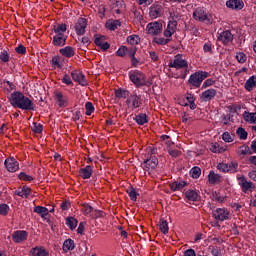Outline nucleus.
<instances>
[{"mask_svg":"<svg viewBox=\"0 0 256 256\" xmlns=\"http://www.w3.org/2000/svg\"><path fill=\"white\" fill-rule=\"evenodd\" d=\"M8 101L14 109H22V111H35V102L25 96L23 92L14 91L8 96Z\"/></svg>","mask_w":256,"mask_h":256,"instance_id":"obj_1","label":"nucleus"},{"mask_svg":"<svg viewBox=\"0 0 256 256\" xmlns=\"http://www.w3.org/2000/svg\"><path fill=\"white\" fill-rule=\"evenodd\" d=\"M129 79L135 87H151L153 85V78L147 77L145 73L140 70H132L129 72Z\"/></svg>","mask_w":256,"mask_h":256,"instance_id":"obj_2","label":"nucleus"},{"mask_svg":"<svg viewBox=\"0 0 256 256\" xmlns=\"http://www.w3.org/2000/svg\"><path fill=\"white\" fill-rule=\"evenodd\" d=\"M207 77H209V72L196 71L190 75L188 79V84L190 85V87H195L196 89H199V87H201V83H203V81H205Z\"/></svg>","mask_w":256,"mask_h":256,"instance_id":"obj_3","label":"nucleus"},{"mask_svg":"<svg viewBox=\"0 0 256 256\" xmlns=\"http://www.w3.org/2000/svg\"><path fill=\"white\" fill-rule=\"evenodd\" d=\"M193 18L195 21H199L200 23H207L208 25L213 23V17L204 7L196 8L193 12Z\"/></svg>","mask_w":256,"mask_h":256,"instance_id":"obj_4","label":"nucleus"},{"mask_svg":"<svg viewBox=\"0 0 256 256\" xmlns=\"http://www.w3.org/2000/svg\"><path fill=\"white\" fill-rule=\"evenodd\" d=\"M169 67L173 69H184L185 73H189V64L182 54H177L174 59L170 61Z\"/></svg>","mask_w":256,"mask_h":256,"instance_id":"obj_5","label":"nucleus"},{"mask_svg":"<svg viewBox=\"0 0 256 256\" xmlns=\"http://www.w3.org/2000/svg\"><path fill=\"white\" fill-rule=\"evenodd\" d=\"M217 169L222 173H237L239 171V163L232 161L229 163L221 162L217 165Z\"/></svg>","mask_w":256,"mask_h":256,"instance_id":"obj_6","label":"nucleus"},{"mask_svg":"<svg viewBox=\"0 0 256 256\" xmlns=\"http://www.w3.org/2000/svg\"><path fill=\"white\" fill-rule=\"evenodd\" d=\"M126 105L128 109H131L132 111H135V109H139L143 105V100L141 97L137 94H131L126 99Z\"/></svg>","mask_w":256,"mask_h":256,"instance_id":"obj_7","label":"nucleus"},{"mask_svg":"<svg viewBox=\"0 0 256 256\" xmlns=\"http://www.w3.org/2000/svg\"><path fill=\"white\" fill-rule=\"evenodd\" d=\"M215 221H229L231 218V212L227 208H217L213 212Z\"/></svg>","mask_w":256,"mask_h":256,"instance_id":"obj_8","label":"nucleus"},{"mask_svg":"<svg viewBox=\"0 0 256 256\" xmlns=\"http://www.w3.org/2000/svg\"><path fill=\"white\" fill-rule=\"evenodd\" d=\"M54 101L60 108L68 107L69 105V97L59 90L54 91Z\"/></svg>","mask_w":256,"mask_h":256,"instance_id":"obj_9","label":"nucleus"},{"mask_svg":"<svg viewBox=\"0 0 256 256\" xmlns=\"http://www.w3.org/2000/svg\"><path fill=\"white\" fill-rule=\"evenodd\" d=\"M164 12L165 10L159 2H155L149 8V16L151 17V19H159V17H161Z\"/></svg>","mask_w":256,"mask_h":256,"instance_id":"obj_10","label":"nucleus"},{"mask_svg":"<svg viewBox=\"0 0 256 256\" xmlns=\"http://www.w3.org/2000/svg\"><path fill=\"white\" fill-rule=\"evenodd\" d=\"M157 165H159V159H157V156L150 155L149 158L144 159L142 167L144 171H150L156 169Z\"/></svg>","mask_w":256,"mask_h":256,"instance_id":"obj_11","label":"nucleus"},{"mask_svg":"<svg viewBox=\"0 0 256 256\" xmlns=\"http://www.w3.org/2000/svg\"><path fill=\"white\" fill-rule=\"evenodd\" d=\"M146 31L148 35H159L163 31V24L158 21L150 22L146 27Z\"/></svg>","mask_w":256,"mask_h":256,"instance_id":"obj_12","label":"nucleus"},{"mask_svg":"<svg viewBox=\"0 0 256 256\" xmlns=\"http://www.w3.org/2000/svg\"><path fill=\"white\" fill-rule=\"evenodd\" d=\"M217 39L220 43L227 46L233 43L234 36H233V33H231V31L225 30L218 33Z\"/></svg>","mask_w":256,"mask_h":256,"instance_id":"obj_13","label":"nucleus"},{"mask_svg":"<svg viewBox=\"0 0 256 256\" xmlns=\"http://www.w3.org/2000/svg\"><path fill=\"white\" fill-rule=\"evenodd\" d=\"M27 237H29V232L25 230H16L12 233L13 243H25V241H27Z\"/></svg>","mask_w":256,"mask_h":256,"instance_id":"obj_14","label":"nucleus"},{"mask_svg":"<svg viewBox=\"0 0 256 256\" xmlns=\"http://www.w3.org/2000/svg\"><path fill=\"white\" fill-rule=\"evenodd\" d=\"M238 185H240L243 193H247L248 191H253L255 189V185L252 182L247 181L245 176H237Z\"/></svg>","mask_w":256,"mask_h":256,"instance_id":"obj_15","label":"nucleus"},{"mask_svg":"<svg viewBox=\"0 0 256 256\" xmlns=\"http://www.w3.org/2000/svg\"><path fill=\"white\" fill-rule=\"evenodd\" d=\"M4 165L9 173H15L19 171V162L16 161V159L13 157L7 158L4 162Z\"/></svg>","mask_w":256,"mask_h":256,"instance_id":"obj_16","label":"nucleus"},{"mask_svg":"<svg viewBox=\"0 0 256 256\" xmlns=\"http://www.w3.org/2000/svg\"><path fill=\"white\" fill-rule=\"evenodd\" d=\"M216 96H217V90L210 88L200 94V99L204 103H207L209 101H213V99H215Z\"/></svg>","mask_w":256,"mask_h":256,"instance_id":"obj_17","label":"nucleus"},{"mask_svg":"<svg viewBox=\"0 0 256 256\" xmlns=\"http://www.w3.org/2000/svg\"><path fill=\"white\" fill-rule=\"evenodd\" d=\"M177 31V21L170 20L168 22L167 28L164 30V37H168L171 39L173 37L174 33Z\"/></svg>","mask_w":256,"mask_h":256,"instance_id":"obj_18","label":"nucleus"},{"mask_svg":"<svg viewBox=\"0 0 256 256\" xmlns=\"http://www.w3.org/2000/svg\"><path fill=\"white\" fill-rule=\"evenodd\" d=\"M226 7L234 11H241L245 7V3H243V0H228L226 1Z\"/></svg>","mask_w":256,"mask_h":256,"instance_id":"obj_19","label":"nucleus"},{"mask_svg":"<svg viewBox=\"0 0 256 256\" xmlns=\"http://www.w3.org/2000/svg\"><path fill=\"white\" fill-rule=\"evenodd\" d=\"M85 29H87V19L79 18L75 24V31L78 35H85Z\"/></svg>","mask_w":256,"mask_h":256,"instance_id":"obj_20","label":"nucleus"},{"mask_svg":"<svg viewBox=\"0 0 256 256\" xmlns=\"http://www.w3.org/2000/svg\"><path fill=\"white\" fill-rule=\"evenodd\" d=\"M71 77L73 81H76V83H79V85H82V87H86L87 80L85 79V75H83V73L74 70L71 72Z\"/></svg>","mask_w":256,"mask_h":256,"instance_id":"obj_21","label":"nucleus"},{"mask_svg":"<svg viewBox=\"0 0 256 256\" xmlns=\"http://www.w3.org/2000/svg\"><path fill=\"white\" fill-rule=\"evenodd\" d=\"M105 39V36H96L94 40L95 45H97V47H100L102 51H107L111 47L109 42H106Z\"/></svg>","mask_w":256,"mask_h":256,"instance_id":"obj_22","label":"nucleus"},{"mask_svg":"<svg viewBox=\"0 0 256 256\" xmlns=\"http://www.w3.org/2000/svg\"><path fill=\"white\" fill-rule=\"evenodd\" d=\"M185 197L188 199V201H199L201 199V194H199L198 190H186L185 191Z\"/></svg>","mask_w":256,"mask_h":256,"instance_id":"obj_23","label":"nucleus"},{"mask_svg":"<svg viewBox=\"0 0 256 256\" xmlns=\"http://www.w3.org/2000/svg\"><path fill=\"white\" fill-rule=\"evenodd\" d=\"M52 31L55 36H63L67 33V24H56L52 26Z\"/></svg>","mask_w":256,"mask_h":256,"instance_id":"obj_24","label":"nucleus"},{"mask_svg":"<svg viewBox=\"0 0 256 256\" xmlns=\"http://www.w3.org/2000/svg\"><path fill=\"white\" fill-rule=\"evenodd\" d=\"M31 188L27 186H23L22 188H18L15 192L14 195H17L18 197H22V199H27L29 198V195H31Z\"/></svg>","mask_w":256,"mask_h":256,"instance_id":"obj_25","label":"nucleus"},{"mask_svg":"<svg viewBox=\"0 0 256 256\" xmlns=\"http://www.w3.org/2000/svg\"><path fill=\"white\" fill-rule=\"evenodd\" d=\"M242 117L246 123L256 125V112L244 111Z\"/></svg>","mask_w":256,"mask_h":256,"instance_id":"obj_26","label":"nucleus"},{"mask_svg":"<svg viewBox=\"0 0 256 256\" xmlns=\"http://www.w3.org/2000/svg\"><path fill=\"white\" fill-rule=\"evenodd\" d=\"M79 175L82 179H91L93 175V167L90 165L85 166L79 170Z\"/></svg>","mask_w":256,"mask_h":256,"instance_id":"obj_27","label":"nucleus"},{"mask_svg":"<svg viewBox=\"0 0 256 256\" xmlns=\"http://www.w3.org/2000/svg\"><path fill=\"white\" fill-rule=\"evenodd\" d=\"M65 43H67V35L53 36L52 45H54V47H63Z\"/></svg>","mask_w":256,"mask_h":256,"instance_id":"obj_28","label":"nucleus"},{"mask_svg":"<svg viewBox=\"0 0 256 256\" xmlns=\"http://www.w3.org/2000/svg\"><path fill=\"white\" fill-rule=\"evenodd\" d=\"M2 87L5 95H11V92L17 89V86H15L13 82L9 80H4L2 83Z\"/></svg>","mask_w":256,"mask_h":256,"instance_id":"obj_29","label":"nucleus"},{"mask_svg":"<svg viewBox=\"0 0 256 256\" xmlns=\"http://www.w3.org/2000/svg\"><path fill=\"white\" fill-rule=\"evenodd\" d=\"M59 53L63 57H66L67 59H71V57L75 56V49H73V47H71V46H66L64 48H61L59 50Z\"/></svg>","mask_w":256,"mask_h":256,"instance_id":"obj_30","label":"nucleus"},{"mask_svg":"<svg viewBox=\"0 0 256 256\" xmlns=\"http://www.w3.org/2000/svg\"><path fill=\"white\" fill-rule=\"evenodd\" d=\"M208 183H210V185L221 183V175L215 173V171H210L208 174Z\"/></svg>","mask_w":256,"mask_h":256,"instance_id":"obj_31","label":"nucleus"},{"mask_svg":"<svg viewBox=\"0 0 256 256\" xmlns=\"http://www.w3.org/2000/svg\"><path fill=\"white\" fill-rule=\"evenodd\" d=\"M34 213H37L38 215H40L42 219H44V221H47V215H49V209L43 206H36L34 208Z\"/></svg>","mask_w":256,"mask_h":256,"instance_id":"obj_32","label":"nucleus"},{"mask_svg":"<svg viewBox=\"0 0 256 256\" xmlns=\"http://www.w3.org/2000/svg\"><path fill=\"white\" fill-rule=\"evenodd\" d=\"M62 249L64 253H69V251H73L75 249V241L73 239L68 238L64 241Z\"/></svg>","mask_w":256,"mask_h":256,"instance_id":"obj_33","label":"nucleus"},{"mask_svg":"<svg viewBox=\"0 0 256 256\" xmlns=\"http://www.w3.org/2000/svg\"><path fill=\"white\" fill-rule=\"evenodd\" d=\"M171 191H181L187 187V182L185 181H175L169 185Z\"/></svg>","mask_w":256,"mask_h":256,"instance_id":"obj_34","label":"nucleus"},{"mask_svg":"<svg viewBox=\"0 0 256 256\" xmlns=\"http://www.w3.org/2000/svg\"><path fill=\"white\" fill-rule=\"evenodd\" d=\"M50 65L54 69H61L63 68V59L60 56H53Z\"/></svg>","mask_w":256,"mask_h":256,"instance_id":"obj_35","label":"nucleus"},{"mask_svg":"<svg viewBox=\"0 0 256 256\" xmlns=\"http://www.w3.org/2000/svg\"><path fill=\"white\" fill-rule=\"evenodd\" d=\"M119 27H121V20L110 19L106 22V29H109V31H115Z\"/></svg>","mask_w":256,"mask_h":256,"instance_id":"obj_36","label":"nucleus"},{"mask_svg":"<svg viewBox=\"0 0 256 256\" xmlns=\"http://www.w3.org/2000/svg\"><path fill=\"white\" fill-rule=\"evenodd\" d=\"M137 125H145L149 123V117L145 113L137 114L134 118Z\"/></svg>","mask_w":256,"mask_h":256,"instance_id":"obj_37","label":"nucleus"},{"mask_svg":"<svg viewBox=\"0 0 256 256\" xmlns=\"http://www.w3.org/2000/svg\"><path fill=\"white\" fill-rule=\"evenodd\" d=\"M256 87V76L253 75L251 76L244 84V89H246V91H253V89H255Z\"/></svg>","mask_w":256,"mask_h":256,"instance_id":"obj_38","label":"nucleus"},{"mask_svg":"<svg viewBox=\"0 0 256 256\" xmlns=\"http://www.w3.org/2000/svg\"><path fill=\"white\" fill-rule=\"evenodd\" d=\"M236 153H237V155H240L242 157H245V155H253V151L247 145L240 146L237 149Z\"/></svg>","mask_w":256,"mask_h":256,"instance_id":"obj_39","label":"nucleus"},{"mask_svg":"<svg viewBox=\"0 0 256 256\" xmlns=\"http://www.w3.org/2000/svg\"><path fill=\"white\" fill-rule=\"evenodd\" d=\"M30 253L33 256H49V252H47V250H45L43 247L32 248Z\"/></svg>","mask_w":256,"mask_h":256,"instance_id":"obj_40","label":"nucleus"},{"mask_svg":"<svg viewBox=\"0 0 256 256\" xmlns=\"http://www.w3.org/2000/svg\"><path fill=\"white\" fill-rule=\"evenodd\" d=\"M77 223H79V221L75 217L66 218V225L67 227H69L71 231H74V229H77Z\"/></svg>","mask_w":256,"mask_h":256,"instance_id":"obj_41","label":"nucleus"},{"mask_svg":"<svg viewBox=\"0 0 256 256\" xmlns=\"http://www.w3.org/2000/svg\"><path fill=\"white\" fill-rule=\"evenodd\" d=\"M159 229L161 233H163V235H167L169 233V223L167 222V220L160 219Z\"/></svg>","mask_w":256,"mask_h":256,"instance_id":"obj_42","label":"nucleus"},{"mask_svg":"<svg viewBox=\"0 0 256 256\" xmlns=\"http://www.w3.org/2000/svg\"><path fill=\"white\" fill-rule=\"evenodd\" d=\"M139 41H141L139 35L133 34L127 37V43H129V45H132V47H135V45H139Z\"/></svg>","mask_w":256,"mask_h":256,"instance_id":"obj_43","label":"nucleus"},{"mask_svg":"<svg viewBox=\"0 0 256 256\" xmlns=\"http://www.w3.org/2000/svg\"><path fill=\"white\" fill-rule=\"evenodd\" d=\"M210 198L212 201H215L216 203H223L225 201V197L221 196V194L218 193L217 191L212 192Z\"/></svg>","mask_w":256,"mask_h":256,"instance_id":"obj_44","label":"nucleus"},{"mask_svg":"<svg viewBox=\"0 0 256 256\" xmlns=\"http://www.w3.org/2000/svg\"><path fill=\"white\" fill-rule=\"evenodd\" d=\"M94 208L89 205V204H83L82 205V213L86 216V217H91V215L93 214Z\"/></svg>","mask_w":256,"mask_h":256,"instance_id":"obj_45","label":"nucleus"},{"mask_svg":"<svg viewBox=\"0 0 256 256\" xmlns=\"http://www.w3.org/2000/svg\"><path fill=\"white\" fill-rule=\"evenodd\" d=\"M115 95L117 99H127V97L129 98V92L121 88L116 90Z\"/></svg>","mask_w":256,"mask_h":256,"instance_id":"obj_46","label":"nucleus"},{"mask_svg":"<svg viewBox=\"0 0 256 256\" xmlns=\"http://www.w3.org/2000/svg\"><path fill=\"white\" fill-rule=\"evenodd\" d=\"M190 175L193 179H199L201 177V168L195 166L190 170Z\"/></svg>","mask_w":256,"mask_h":256,"instance_id":"obj_47","label":"nucleus"},{"mask_svg":"<svg viewBox=\"0 0 256 256\" xmlns=\"http://www.w3.org/2000/svg\"><path fill=\"white\" fill-rule=\"evenodd\" d=\"M90 217L91 219H101L105 217V212L94 208Z\"/></svg>","mask_w":256,"mask_h":256,"instance_id":"obj_48","label":"nucleus"},{"mask_svg":"<svg viewBox=\"0 0 256 256\" xmlns=\"http://www.w3.org/2000/svg\"><path fill=\"white\" fill-rule=\"evenodd\" d=\"M236 135L239 137V139H241L242 141H245V139H247V131L242 128V127H239L236 131Z\"/></svg>","mask_w":256,"mask_h":256,"instance_id":"obj_49","label":"nucleus"},{"mask_svg":"<svg viewBox=\"0 0 256 256\" xmlns=\"http://www.w3.org/2000/svg\"><path fill=\"white\" fill-rule=\"evenodd\" d=\"M235 57L238 63L243 64L247 61V54L245 52H237Z\"/></svg>","mask_w":256,"mask_h":256,"instance_id":"obj_50","label":"nucleus"},{"mask_svg":"<svg viewBox=\"0 0 256 256\" xmlns=\"http://www.w3.org/2000/svg\"><path fill=\"white\" fill-rule=\"evenodd\" d=\"M222 139H223V141H225V143H233V141L235 140V136H233L229 132H224L222 134Z\"/></svg>","mask_w":256,"mask_h":256,"instance_id":"obj_51","label":"nucleus"},{"mask_svg":"<svg viewBox=\"0 0 256 256\" xmlns=\"http://www.w3.org/2000/svg\"><path fill=\"white\" fill-rule=\"evenodd\" d=\"M155 43H157V45H167L168 43H171V38L166 37V38H155L154 39Z\"/></svg>","mask_w":256,"mask_h":256,"instance_id":"obj_52","label":"nucleus"},{"mask_svg":"<svg viewBox=\"0 0 256 256\" xmlns=\"http://www.w3.org/2000/svg\"><path fill=\"white\" fill-rule=\"evenodd\" d=\"M85 109L87 116H91V114L95 112V106H93V103L91 102H86Z\"/></svg>","mask_w":256,"mask_h":256,"instance_id":"obj_53","label":"nucleus"},{"mask_svg":"<svg viewBox=\"0 0 256 256\" xmlns=\"http://www.w3.org/2000/svg\"><path fill=\"white\" fill-rule=\"evenodd\" d=\"M9 59H11L9 52L4 50L0 53V61H2V63H9Z\"/></svg>","mask_w":256,"mask_h":256,"instance_id":"obj_54","label":"nucleus"},{"mask_svg":"<svg viewBox=\"0 0 256 256\" xmlns=\"http://www.w3.org/2000/svg\"><path fill=\"white\" fill-rule=\"evenodd\" d=\"M0 215L3 217L9 215V205L5 203L0 204Z\"/></svg>","mask_w":256,"mask_h":256,"instance_id":"obj_55","label":"nucleus"},{"mask_svg":"<svg viewBox=\"0 0 256 256\" xmlns=\"http://www.w3.org/2000/svg\"><path fill=\"white\" fill-rule=\"evenodd\" d=\"M127 193L131 199V201H137V195H139L137 193V191H135V188L131 187L127 190Z\"/></svg>","mask_w":256,"mask_h":256,"instance_id":"obj_56","label":"nucleus"},{"mask_svg":"<svg viewBox=\"0 0 256 256\" xmlns=\"http://www.w3.org/2000/svg\"><path fill=\"white\" fill-rule=\"evenodd\" d=\"M210 253L213 256H223V254H221V248L217 247V246H210Z\"/></svg>","mask_w":256,"mask_h":256,"instance_id":"obj_57","label":"nucleus"},{"mask_svg":"<svg viewBox=\"0 0 256 256\" xmlns=\"http://www.w3.org/2000/svg\"><path fill=\"white\" fill-rule=\"evenodd\" d=\"M32 125V131L34 133H43V125L41 123L34 122Z\"/></svg>","mask_w":256,"mask_h":256,"instance_id":"obj_58","label":"nucleus"},{"mask_svg":"<svg viewBox=\"0 0 256 256\" xmlns=\"http://www.w3.org/2000/svg\"><path fill=\"white\" fill-rule=\"evenodd\" d=\"M18 179H20V181H33V176L31 175H27L25 172H21L18 175Z\"/></svg>","mask_w":256,"mask_h":256,"instance_id":"obj_59","label":"nucleus"},{"mask_svg":"<svg viewBox=\"0 0 256 256\" xmlns=\"http://www.w3.org/2000/svg\"><path fill=\"white\" fill-rule=\"evenodd\" d=\"M117 57H126L127 56V46H121L117 51H116Z\"/></svg>","mask_w":256,"mask_h":256,"instance_id":"obj_60","label":"nucleus"},{"mask_svg":"<svg viewBox=\"0 0 256 256\" xmlns=\"http://www.w3.org/2000/svg\"><path fill=\"white\" fill-rule=\"evenodd\" d=\"M221 123H222V125H226V126L231 125V115H229V114L222 115L221 116Z\"/></svg>","mask_w":256,"mask_h":256,"instance_id":"obj_61","label":"nucleus"},{"mask_svg":"<svg viewBox=\"0 0 256 256\" xmlns=\"http://www.w3.org/2000/svg\"><path fill=\"white\" fill-rule=\"evenodd\" d=\"M215 85V80L212 78L206 79L202 84V89H207V87H213Z\"/></svg>","mask_w":256,"mask_h":256,"instance_id":"obj_62","label":"nucleus"},{"mask_svg":"<svg viewBox=\"0 0 256 256\" xmlns=\"http://www.w3.org/2000/svg\"><path fill=\"white\" fill-rule=\"evenodd\" d=\"M135 53H137V47L132 46L131 48H127L126 55H128L130 58L135 57Z\"/></svg>","mask_w":256,"mask_h":256,"instance_id":"obj_63","label":"nucleus"},{"mask_svg":"<svg viewBox=\"0 0 256 256\" xmlns=\"http://www.w3.org/2000/svg\"><path fill=\"white\" fill-rule=\"evenodd\" d=\"M168 153L171 157H179V155H181V151H179L178 149H173V148H169L168 149Z\"/></svg>","mask_w":256,"mask_h":256,"instance_id":"obj_64","label":"nucleus"}]
</instances>
